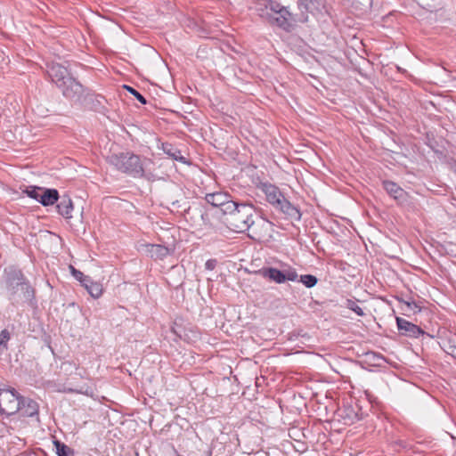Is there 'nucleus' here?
I'll return each mask as SVG.
<instances>
[{
	"mask_svg": "<svg viewBox=\"0 0 456 456\" xmlns=\"http://www.w3.org/2000/svg\"><path fill=\"white\" fill-rule=\"evenodd\" d=\"M258 189L265 194L266 201L271 205L282 194L279 187L270 183H260Z\"/></svg>",
	"mask_w": 456,
	"mask_h": 456,
	"instance_id": "nucleus-11",
	"label": "nucleus"
},
{
	"mask_svg": "<svg viewBox=\"0 0 456 456\" xmlns=\"http://www.w3.org/2000/svg\"><path fill=\"white\" fill-rule=\"evenodd\" d=\"M346 306L348 309L354 311L358 316H363L365 314L362 308L359 306L357 302H355L352 299L346 300Z\"/></svg>",
	"mask_w": 456,
	"mask_h": 456,
	"instance_id": "nucleus-27",
	"label": "nucleus"
},
{
	"mask_svg": "<svg viewBox=\"0 0 456 456\" xmlns=\"http://www.w3.org/2000/svg\"><path fill=\"white\" fill-rule=\"evenodd\" d=\"M264 278L268 279L275 283L281 284L287 281H295L298 275L295 269L288 268L286 270H279L273 267L262 268L258 271Z\"/></svg>",
	"mask_w": 456,
	"mask_h": 456,
	"instance_id": "nucleus-7",
	"label": "nucleus"
},
{
	"mask_svg": "<svg viewBox=\"0 0 456 456\" xmlns=\"http://www.w3.org/2000/svg\"><path fill=\"white\" fill-rule=\"evenodd\" d=\"M69 392H77V393H81V394H86V395H88V390L86 389V391H83L82 389H69Z\"/></svg>",
	"mask_w": 456,
	"mask_h": 456,
	"instance_id": "nucleus-33",
	"label": "nucleus"
},
{
	"mask_svg": "<svg viewBox=\"0 0 456 456\" xmlns=\"http://www.w3.org/2000/svg\"><path fill=\"white\" fill-rule=\"evenodd\" d=\"M107 161L118 171L132 177L140 178L144 176L143 162L140 156L131 151L111 153L107 157Z\"/></svg>",
	"mask_w": 456,
	"mask_h": 456,
	"instance_id": "nucleus-2",
	"label": "nucleus"
},
{
	"mask_svg": "<svg viewBox=\"0 0 456 456\" xmlns=\"http://www.w3.org/2000/svg\"><path fill=\"white\" fill-rule=\"evenodd\" d=\"M47 73L52 82L54 83L57 87L60 86V84L67 81L71 77L69 69L59 63L51 64L48 67Z\"/></svg>",
	"mask_w": 456,
	"mask_h": 456,
	"instance_id": "nucleus-9",
	"label": "nucleus"
},
{
	"mask_svg": "<svg viewBox=\"0 0 456 456\" xmlns=\"http://www.w3.org/2000/svg\"><path fill=\"white\" fill-rule=\"evenodd\" d=\"M59 198V192L56 189H46L41 187L37 201L40 202L43 206L47 207L56 203Z\"/></svg>",
	"mask_w": 456,
	"mask_h": 456,
	"instance_id": "nucleus-13",
	"label": "nucleus"
},
{
	"mask_svg": "<svg viewBox=\"0 0 456 456\" xmlns=\"http://www.w3.org/2000/svg\"><path fill=\"white\" fill-rule=\"evenodd\" d=\"M276 210L283 213L291 221H299L301 219V212L300 210L291 204L283 195L275 200V202L272 205Z\"/></svg>",
	"mask_w": 456,
	"mask_h": 456,
	"instance_id": "nucleus-8",
	"label": "nucleus"
},
{
	"mask_svg": "<svg viewBox=\"0 0 456 456\" xmlns=\"http://www.w3.org/2000/svg\"><path fill=\"white\" fill-rule=\"evenodd\" d=\"M58 88L66 99L74 102H81L87 94L86 88L72 76L67 81L60 84Z\"/></svg>",
	"mask_w": 456,
	"mask_h": 456,
	"instance_id": "nucleus-6",
	"label": "nucleus"
},
{
	"mask_svg": "<svg viewBox=\"0 0 456 456\" xmlns=\"http://www.w3.org/2000/svg\"><path fill=\"white\" fill-rule=\"evenodd\" d=\"M21 401L22 403L20 405V411H21L22 415L28 417L37 415L39 406L36 401L24 397L21 398Z\"/></svg>",
	"mask_w": 456,
	"mask_h": 456,
	"instance_id": "nucleus-17",
	"label": "nucleus"
},
{
	"mask_svg": "<svg viewBox=\"0 0 456 456\" xmlns=\"http://www.w3.org/2000/svg\"><path fill=\"white\" fill-rule=\"evenodd\" d=\"M444 351L451 354L456 349V334H449L443 342Z\"/></svg>",
	"mask_w": 456,
	"mask_h": 456,
	"instance_id": "nucleus-19",
	"label": "nucleus"
},
{
	"mask_svg": "<svg viewBox=\"0 0 456 456\" xmlns=\"http://www.w3.org/2000/svg\"><path fill=\"white\" fill-rule=\"evenodd\" d=\"M255 208L252 204L241 203L239 209L227 218L228 223L237 232H245L255 224Z\"/></svg>",
	"mask_w": 456,
	"mask_h": 456,
	"instance_id": "nucleus-4",
	"label": "nucleus"
},
{
	"mask_svg": "<svg viewBox=\"0 0 456 456\" xmlns=\"http://www.w3.org/2000/svg\"><path fill=\"white\" fill-rule=\"evenodd\" d=\"M216 261L214 259H209L206 262V268L208 270H213L216 267Z\"/></svg>",
	"mask_w": 456,
	"mask_h": 456,
	"instance_id": "nucleus-31",
	"label": "nucleus"
},
{
	"mask_svg": "<svg viewBox=\"0 0 456 456\" xmlns=\"http://www.w3.org/2000/svg\"><path fill=\"white\" fill-rule=\"evenodd\" d=\"M396 324L398 330L403 336L419 338L425 334L424 330L420 327L403 318L396 317Z\"/></svg>",
	"mask_w": 456,
	"mask_h": 456,
	"instance_id": "nucleus-10",
	"label": "nucleus"
},
{
	"mask_svg": "<svg viewBox=\"0 0 456 456\" xmlns=\"http://www.w3.org/2000/svg\"><path fill=\"white\" fill-rule=\"evenodd\" d=\"M402 304L403 305L402 309L405 312H411L413 314H416L419 312L421 309V307L415 301L403 300Z\"/></svg>",
	"mask_w": 456,
	"mask_h": 456,
	"instance_id": "nucleus-24",
	"label": "nucleus"
},
{
	"mask_svg": "<svg viewBox=\"0 0 456 456\" xmlns=\"http://www.w3.org/2000/svg\"><path fill=\"white\" fill-rule=\"evenodd\" d=\"M90 283H92V279L90 276H88V278L86 279V281L82 283V286L87 290L88 293H89Z\"/></svg>",
	"mask_w": 456,
	"mask_h": 456,
	"instance_id": "nucleus-32",
	"label": "nucleus"
},
{
	"mask_svg": "<svg viewBox=\"0 0 456 456\" xmlns=\"http://www.w3.org/2000/svg\"><path fill=\"white\" fill-rule=\"evenodd\" d=\"M3 278L7 298L13 306L37 307L36 290L20 269L9 266L4 269Z\"/></svg>",
	"mask_w": 456,
	"mask_h": 456,
	"instance_id": "nucleus-1",
	"label": "nucleus"
},
{
	"mask_svg": "<svg viewBox=\"0 0 456 456\" xmlns=\"http://www.w3.org/2000/svg\"><path fill=\"white\" fill-rule=\"evenodd\" d=\"M103 289L102 285L100 282L94 281L92 280V283L89 285V294L94 298H99L102 294Z\"/></svg>",
	"mask_w": 456,
	"mask_h": 456,
	"instance_id": "nucleus-23",
	"label": "nucleus"
},
{
	"mask_svg": "<svg viewBox=\"0 0 456 456\" xmlns=\"http://www.w3.org/2000/svg\"><path fill=\"white\" fill-rule=\"evenodd\" d=\"M40 191H41V187H38V186H28L23 191V193L27 194V196H28L29 198L34 199V200H36L37 201L38 198H39Z\"/></svg>",
	"mask_w": 456,
	"mask_h": 456,
	"instance_id": "nucleus-26",
	"label": "nucleus"
},
{
	"mask_svg": "<svg viewBox=\"0 0 456 456\" xmlns=\"http://www.w3.org/2000/svg\"><path fill=\"white\" fill-rule=\"evenodd\" d=\"M124 88L133 94L142 104H146L147 101L143 95L130 86H124Z\"/></svg>",
	"mask_w": 456,
	"mask_h": 456,
	"instance_id": "nucleus-28",
	"label": "nucleus"
},
{
	"mask_svg": "<svg viewBox=\"0 0 456 456\" xmlns=\"http://www.w3.org/2000/svg\"><path fill=\"white\" fill-rule=\"evenodd\" d=\"M10 339V334L6 330H4L0 333V351L7 348V342Z\"/></svg>",
	"mask_w": 456,
	"mask_h": 456,
	"instance_id": "nucleus-30",
	"label": "nucleus"
},
{
	"mask_svg": "<svg viewBox=\"0 0 456 456\" xmlns=\"http://www.w3.org/2000/svg\"><path fill=\"white\" fill-rule=\"evenodd\" d=\"M57 209L60 215L65 218H71V212L73 210V204L69 197L64 195L61 198L60 202L57 204Z\"/></svg>",
	"mask_w": 456,
	"mask_h": 456,
	"instance_id": "nucleus-18",
	"label": "nucleus"
},
{
	"mask_svg": "<svg viewBox=\"0 0 456 456\" xmlns=\"http://www.w3.org/2000/svg\"><path fill=\"white\" fill-rule=\"evenodd\" d=\"M231 198V195L224 191H216L213 193H207L205 200L213 207L221 208Z\"/></svg>",
	"mask_w": 456,
	"mask_h": 456,
	"instance_id": "nucleus-14",
	"label": "nucleus"
},
{
	"mask_svg": "<svg viewBox=\"0 0 456 456\" xmlns=\"http://www.w3.org/2000/svg\"><path fill=\"white\" fill-rule=\"evenodd\" d=\"M382 185L384 190L395 200L403 202L406 200V191L395 182L383 181Z\"/></svg>",
	"mask_w": 456,
	"mask_h": 456,
	"instance_id": "nucleus-12",
	"label": "nucleus"
},
{
	"mask_svg": "<svg viewBox=\"0 0 456 456\" xmlns=\"http://www.w3.org/2000/svg\"><path fill=\"white\" fill-rule=\"evenodd\" d=\"M450 355L456 359V349Z\"/></svg>",
	"mask_w": 456,
	"mask_h": 456,
	"instance_id": "nucleus-34",
	"label": "nucleus"
},
{
	"mask_svg": "<svg viewBox=\"0 0 456 456\" xmlns=\"http://www.w3.org/2000/svg\"><path fill=\"white\" fill-rule=\"evenodd\" d=\"M147 252L151 258L163 259L171 254L170 248L159 244H148Z\"/></svg>",
	"mask_w": 456,
	"mask_h": 456,
	"instance_id": "nucleus-15",
	"label": "nucleus"
},
{
	"mask_svg": "<svg viewBox=\"0 0 456 456\" xmlns=\"http://www.w3.org/2000/svg\"><path fill=\"white\" fill-rule=\"evenodd\" d=\"M161 149L164 151V153L170 157L172 159H175L183 164L188 163L186 158L182 155L181 151L175 145L168 142H164L162 143Z\"/></svg>",
	"mask_w": 456,
	"mask_h": 456,
	"instance_id": "nucleus-16",
	"label": "nucleus"
},
{
	"mask_svg": "<svg viewBox=\"0 0 456 456\" xmlns=\"http://www.w3.org/2000/svg\"><path fill=\"white\" fill-rule=\"evenodd\" d=\"M54 447L56 449V453L58 456H73L74 452L71 448H69L65 444L55 440L53 442Z\"/></svg>",
	"mask_w": 456,
	"mask_h": 456,
	"instance_id": "nucleus-20",
	"label": "nucleus"
},
{
	"mask_svg": "<svg viewBox=\"0 0 456 456\" xmlns=\"http://www.w3.org/2000/svg\"><path fill=\"white\" fill-rule=\"evenodd\" d=\"M300 281L306 288H313L317 284L318 279L312 274H305L300 276Z\"/></svg>",
	"mask_w": 456,
	"mask_h": 456,
	"instance_id": "nucleus-25",
	"label": "nucleus"
},
{
	"mask_svg": "<svg viewBox=\"0 0 456 456\" xmlns=\"http://www.w3.org/2000/svg\"><path fill=\"white\" fill-rule=\"evenodd\" d=\"M239 207L240 204L232 200L230 198L229 200H227L226 203L221 207V210L224 215H229V216H232V214L239 209Z\"/></svg>",
	"mask_w": 456,
	"mask_h": 456,
	"instance_id": "nucleus-22",
	"label": "nucleus"
},
{
	"mask_svg": "<svg viewBox=\"0 0 456 456\" xmlns=\"http://www.w3.org/2000/svg\"><path fill=\"white\" fill-rule=\"evenodd\" d=\"M22 396L14 388L0 389V413L12 415L20 411Z\"/></svg>",
	"mask_w": 456,
	"mask_h": 456,
	"instance_id": "nucleus-5",
	"label": "nucleus"
},
{
	"mask_svg": "<svg viewBox=\"0 0 456 456\" xmlns=\"http://www.w3.org/2000/svg\"><path fill=\"white\" fill-rule=\"evenodd\" d=\"M299 4L303 5L309 12L318 11L322 4V0H299Z\"/></svg>",
	"mask_w": 456,
	"mask_h": 456,
	"instance_id": "nucleus-21",
	"label": "nucleus"
},
{
	"mask_svg": "<svg viewBox=\"0 0 456 456\" xmlns=\"http://www.w3.org/2000/svg\"><path fill=\"white\" fill-rule=\"evenodd\" d=\"M265 7L266 20L271 25L277 26L285 31H290L294 20L287 7L273 0L266 1Z\"/></svg>",
	"mask_w": 456,
	"mask_h": 456,
	"instance_id": "nucleus-3",
	"label": "nucleus"
},
{
	"mask_svg": "<svg viewBox=\"0 0 456 456\" xmlns=\"http://www.w3.org/2000/svg\"><path fill=\"white\" fill-rule=\"evenodd\" d=\"M69 269H70V273L73 275V277L76 280L79 281L81 284L86 281V279L88 278L87 275H85L82 272H80L79 270H77L72 265H69Z\"/></svg>",
	"mask_w": 456,
	"mask_h": 456,
	"instance_id": "nucleus-29",
	"label": "nucleus"
}]
</instances>
